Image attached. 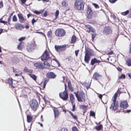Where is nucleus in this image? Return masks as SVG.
Returning <instances> with one entry per match:
<instances>
[{
  "label": "nucleus",
  "mask_w": 131,
  "mask_h": 131,
  "mask_svg": "<svg viewBox=\"0 0 131 131\" xmlns=\"http://www.w3.org/2000/svg\"><path fill=\"white\" fill-rule=\"evenodd\" d=\"M117 69L118 71L120 72L122 71V69L121 68L119 67H118L117 68Z\"/></svg>",
  "instance_id": "nucleus-61"
},
{
  "label": "nucleus",
  "mask_w": 131,
  "mask_h": 131,
  "mask_svg": "<svg viewBox=\"0 0 131 131\" xmlns=\"http://www.w3.org/2000/svg\"><path fill=\"white\" fill-rule=\"evenodd\" d=\"M113 53H114L113 51V50H111L110 52L108 53H107V55H111L112 54H113Z\"/></svg>",
  "instance_id": "nucleus-53"
},
{
  "label": "nucleus",
  "mask_w": 131,
  "mask_h": 131,
  "mask_svg": "<svg viewBox=\"0 0 131 131\" xmlns=\"http://www.w3.org/2000/svg\"><path fill=\"white\" fill-rule=\"evenodd\" d=\"M49 79H45L43 82H42L41 84V86L42 89H44L46 86V84L49 81Z\"/></svg>",
  "instance_id": "nucleus-22"
},
{
  "label": "nucleus",
  "mask_w": 131,
  "mask_h": 131,
  "mask_svg": "<svg viewBox=\"0 0 131 131\" xmlns=\"http://www.w3.org/2000/svg\"><path fill=\"white\" fill-rule=\"evenodd\" d=\"M67 82L68 84V87L69 88V89L71 91H73L74 90L71 85L70 81H67Z\"/></svg>",
  "instance_id": "nucleus-25"
},
{
  "label": "nucleus",
  "mask_w": 131,
  "mask_h": 131,
  "mask_svg": "<svg viewBox=\"0 0 131 131\" xmlns=\"http://www.w3.org/2000/svg\"><path fill=\"white\" fill-rule=\"evenodd\" d=\"M47 77L49 78L54 79L56 76V74L53 72H49L46 74Z\"/></svg>",
  "instance_id": "nucleus-14"
},
{
  "label": "nucleus",
  "mask_w": 131,
  "mask_h": 131,
  "mask_svg": "<svg viewBox=\"0 0 131 131\" xmlns=\"http://www.w3.org/2000/svg\"><path fill=\"white\" fill-rule=\"evenodd\" d=\"M65 30L62 28H58L55 31V35L57 37H63L66 35Z\"/></svg>",
  "instance_id": "nucleus-7"
},
{
  "label": "nucleus",
  "mask_w": 131,
  "mask_h": 131,
  "mask_svg": "<svg viewBox=\"0 0 131 131\" xmlns=\"http://www.w3.org/2000/svg\"><path fill=\"white\" fill-rule=\"evenodd\" d=\"M96 34L95 33L92 34H91L92 40V41H94V39L95 38V36H96Z\"/></svg>",
  "instance_id": "nucleus-44"
},
{
  "label": "nucleus",
  "mask_w": 131,
  "mask_h": 131,
  "mask_svg": "<svg viewBox=\"0 0 131 131\" xmlns=\"http://www.w3.org/2000/svg\"><path fill=\"white\" fill-rule=\"evenodd\" d=\"M44 9L41 10L39 11L37 10H35L34 12V13L37 15H39L40 14L42 13L44 11Z\"/></svg>",
  "instance_id": "nucleus-34"
},
{
  "label": "nucleus",
  "mask_w": 131,
  "mask_h": 131,
  "mask_svg": "<svg viewBox=\"0 0 131 131\" xmlns=\"http://www.w3.org/2000/svg\"><path fill=\"white\" fill-rule=\"evenodd\" d=\"M103 127L102 125H100L96 127L95 129L97 131H99L101 130Z\"/></svg>",
  "instance_id": "nucleus-36"
},
{
  "label": "nucleus",
  "mask_w": 131,
  "mask_h": 131,
  "mask_svg": "<svg viewBox=\"0 0 131 131\" xmlns=\"http://www.w3.org/2000/svg\"><path fill=\"white\" fill-rule=\"evenodd\" d=\"M25 39V37H20V38L18 40L19 41H20L21 42V41H22L24 40Z\"/></svg>",
  "instance_id": "nucleus-52"
},
{
  "label": "nucleus",
  "mask_w": 131,
  "mask_h": 131,
  "mask_svg": "<svg viewBox=\"0 0 131 131\" xmlns=\"http://www.w3.org/2000/svg\"><path fill=\"white\" fill-rule=\"evenodd\" d=\"M36 94V96L38 97V99H40V96L41 95L40 94H39V93H38V92H37Z\"/></svg>",
  "instance_id": "nucleus-58"
},
{
  "label": "nucleus",
  "mask_w": 131,
  "mask_h": 131,
  "mask_svg": "<svg viewBox=\"0 0 131 131\" xmlns=\"http://www.w3.org/2000/svg\"><path fill=\"white\" fill-rule=\"evenodd\" d=\"M52 31L50 30L48 32L47 35L48 37H51L52 36Z\"/></svg>",
  "instance_id": "nucleus-39"
},
{
  "label": "nucleus",
  "mask_w": 131,
  "mask_h": 131,
  "mask_svg": "<svg viewBox=\"0 0 131 131\" xmlns=\"http://www.w3.org/2000/svg\"><path fill=\"white\" fill-rule=\"evenodd\" d=\"M34 16V15H33L32 14H27V16L28 18H29L31 16Z\"/></svg>",
  "instance_id": "nucleus-63"
},
{
  "label": "nucleus",
  "mask_w": 131,
  "mask_h": 131,
  "mask_svg": "<svg viewBox=\"0 0 131 131\" xmlns=\"http://www.w3.org/2000/svg\"><path fill=\"white\" fill-rule=\"evenodd\" d=\"M17 15L19 18V21L21 23H24L25 21L26 20V19L24 18L21 14H18Z\"/></svg>",
  "instance_id": "nucleus-20"
},
{
  "label": "nucleus",
  "mask_w": 131,
  "mask_h": 131,
  "mask_svg": "<svg viewBox=\"0 0 131 131\" xmlns=\"http://www.w3.org/2000/svg\"><path fill=\"white\" fill-rule=\"evenodd\" d=\"M15 27L16 28L19 30H21L24 27L22 24L20 23L16 24L15 25Z\"/></svg>",
  "instance_id": "nucleus-21"
},
{
  "label": "nucleus",
  "mask_w": 131,
  "mask_h": 131,
  "mask_svg": "<svg viewBox=\"0 0 131 131\" xmlns=\"http://www.w3.org/2000/svg\"><path fill=\"white\" fill-rule=\"evenodd\" d=\"M60 98L64 101H67L68 98V92L63 91L60 92L59 94Z\"/></svg>",
  "instance_id": "nucleus-9"
},
{
  "label": "nucleus",
  "mask_w": 131,
  "mask_h": 131,
  "mask_svg": "<svg viewBox=\"0 0 131 131\" xmlns=\"http://www.w3.org/2000/svg\"><path fill=\"white\" fill-rule=\"evenodd\" d=\"M90 116H92L94 117L95 118V113L94 112L92 111H90Z\"/></svg>",
  "instance_id": "nucleus-38"
},
{
  "label": "nucleus",
  "mask_w": 131,
  "mask_h": 131,
  "mask_svg": "<svg viewBox=\"0 0 131 131\" xmlns=\"http://www.w3.org/2000/svg\"><path fill=\"white\" fill-rule=\"evenodd\" d=\"M125 64L128 66H131V58H128L126 61Z\"/></svg>",
  "instance_id": "nucleus-24"
},
{
  "label": "nucleus",
  "mask_w": 131,
  "mask_h": 131,
  "mask_svg": "<svg viewBox=\"0 0 131 131\" xmlns=\"http://www.w3.org/2000/svg\"><path fill=\"white\" fill-rule=\"evenodd\" d=\"M27 122L28 123L31 122L32 119V117L29 115H28L27 116Z\"/></svg>",
  "instance_id": "nucleus-27"
},
{
  "label": "nucleus",
  "mask_w": 131,
  "mask_h": 131,
  "mask_svg": "<svg viewBox=\"0 0 131 131\" xmlns=\"http://www.w3.org/2000/svg\"><path fill=\"white\" fill-rule=\"evenodd\" d=\"M113 102L112 104L110 107V109L112 108L114 111L117 110L118 107V103L117 101H113Z\"/></svg>",
  "instance_id": "nucleus-11"
},
{
  "label": "nucleus",
  "mask_w": 131,
  "mask_h": 131,
  "mask_svg": "<svg viewBox=\"0 0 131 131\" xmlns=\"http://www.w3.org/2000/svg\"><path fill=\"white\" fill-rule=\"evenodd\" d=\"M129 10H127L125 12L122 13L121 14L125 16L127 15L129 13Z\"/></svg>",
  "instance_id": "nucleus-40"
},
{
  "label": "nucleus",
  "mask_w": 131,
  "mask_h": 131,
  "mask_svg": "<svg viewBox=\"0 0 131 131\" xmlns=\"http://www.w3.org/2000/svg\"><path fill=\"white\" fill-rule=\"evenodd\" d=\"M77 40V38L76 36L74 35L71 38V44L74 43Z\"/></svg>",
  "instance_id": "nucleus-29"
},
{
  "label": "nucleus",
  "mask_w": 131,
  "mask_h": 131,
  "mask_svg": "<svg viewBox=\"0 0 131 131\" xmlns=\"http://www.w3.org/2000/svg\"><path fill=\"white\" fill-rule=\"evenodd\" d=\"M85 3L83 0H75L74 7L77 10H82L84 9Z\"/></svg>",
  "instance_id": "nucleus-3"
},
{
  "label": "nucleus",
  "mask_w": 131,
  "mask_h": 131,
  "mask_svg": "<svg viewBox=\"0 0 131 131\" xmlns=\"http://www.w3.org/2000/svg\"><path fill=\"white\" fill-rule=\"evenodd\" d=\"M53 60L55 61L56 62H57V63L58 64L59 66H60V64L59 62V61L58 60L56 59H53Z\"/></svg>",
  "instance_id": "nucleus-50"
},
{
  "label": "nucleus",
  "mask_w": 131,
  "mask_h": 131,
  "mask_svg": "<svg viewBox=\"0 0 131 131\" xmlns=\"http://www.w3.org/2000/svg\"><path fill=\"white\" fill-rule=\"evenodd\" d=\"M101 76L99 73L95 72L94 73L93 75V78L95 80H99Z\"/></svg>",
  "instance_id": "nucleus-18"
},
{
  "label": "nucleus",
  "mask_w": 131,
  "mask_h": 131,
  "mask_svg": "<svg viewBox=\"0 0 131 131\" xmlns=\"http://www.w3.org/2000/svg\"><path fill=\"white\" fill-rule=\"evenodd\" d=\"M29 105L32 110L34 111L37 110L39 106L37 101L35 99H32L30 101Z\"/></svg>",
  "instance_id": "nucleus-6"
},
{
  "label": "nucleus",
  "mask_w": 131,
  "mask_h": 131,
  "mask_svg": "<svg viewBox=\"0 0 131 131\" xmlns=\"http://www.w3.org/2000/svg\"><path fill=\"white\" fill-rule=\"evenodd\" d=\"M119 106L125 109L128 106V104L126 101H122L120 104Z\"/></svg>",
  "instance_id": "nucleus-13"
},
{
  "label": "nucleus",
  "mask_w": 131,
  "mask_h": 131,
  "mask_svg": "<svg viewBox=\"0 0 131 131\" xmlns=\"http://www.w3.org/2000/svg\"><path fill=\"white\" fill-rule=\"evenodd\" d=\"M85 27L87 29L89 30H87L86 31V32L88 33H90V31H91L92 32H95V29L90 25H85Z\"/></svg>",
  "instance_id": "nucleus-15"
},
{
  "label": "nucleus",
  "mask_w": 131,
  "mask_h": 131,
  "mask_svg": "<svg viewBox=\"0 0 131 131\" xmlns=\"http://www.w3.org/2000/svg\"><path fill=\"white\" fill-rule=\"evenodd\" d=\"M72 131H79L78 128L76 126H74L72 128Z\"/></svg>",
  "instance_id": "nucleus-42"
},
{
  "label": "nucleus",
  "mask_w": 131,
  "mask_h": 131,
  "mask_svg": "<svg viewBox=\"0 0 131 131\" xmlns=\"http://www.w3.org/2000/svg\"><path fill=\"white\" fill-rule=\"evenodd\" d=\"M27 0H20L21 3H20L21 4H23L25 3Z\"/></svg>",
  "instance_id": "nucleus-57"
},
{
  "label": "nucleus",
  "mask_w": 131,
  "mask_h": 131,
  "mask_svg": "<svg viewBox=\"0 0 131 131\" xmlns=\"http://www.w3.org/2000/svg\"><path fill=\"white\" fill-rule=\"evenodd\" d=\"M86 18L88 19H91L93 17V12L91 7L88 6L86 11Z\"/></svg>",
  "instance_id": "nucleus-10"
},
{
  "label": "nucleus",
  "mask_w": 131,
  "mask_h": 131,
  "mask_svg": "<svg viewBox=\"0 0 131 131\" xmlns=\"http://www.w3.org/2000/svg\"><path fill=\"white\" fill-rule=\"evenodd\" d=\"M85 86L86 87L87 89H88L90 87V84H88L87 83H85Z\"/></svg>",
  "instance_id": "nucleus-59"
},
{
  "label": "nucleus",
  "mask_w": 131,
  "mask_h": 131,
  "mask_svg": "<svg viewBox=\"0 0 131 131\" xmlns=\"http://www.w3.org/2000/svg\"><path fill=\"white\" fill-rule=\"evenodd\" d=\"M37 21V20H35L34 18H33L31 20L32 24L34 25V23Z\"/></svg>",
  "instance_id": "nucleus-48"
},
{
  "label": "nucleus",
  "mask_w": 131,
  "mask_h": 131,
  "mask_svg": "<svg viewBox=\"0 0 131 131\" xmlns=\"http://www.w3.org/2000/svg\"><path fill=\"white\" fill-rule=\"evenodd\" d=\"M72 105V111H75V104H73V103H71Z\"/></svg>",
  "instance_id": "nucleus-46"
},
{
  "label": "nucleus",
  "mask_w": 131,
  "mask_h": 131,
  "mask_svg": "<svg viewBox=\"0 0 131 131\" xmlns=\"http://www.w3.org/2000/svg\"><path fill=\"white\" fill-rule=\"evenodd\" d=\"M3 18H2L0 19V23H2L3 24H6L7 23V21H4L3 20H2Z\"/></svg>",
  "instance_id": "nucleus-55"
},
{
  "label": "nucleus",
  "mask_w": 131,
  "mask_h": 131,
  "mask_svg": "<svg viewBox=\"0 0 131 131\" xmlns=\"http://www.w3.org/2000/svg\"><path fill=\"white\" fill-rule=\"evenodd\" d=\"M68 111L70 114L71 116H72V118L73 119L77 121V120L78 119V117L76 115H74L71 111Z\"/></svg>",
  "instance_id": "nucleus-31"
},
{
  "label": "nucleus",
  "mask_w": 131,
  "mask_h": 131,
  "mask_svg": "<svg viewBox=\"0 0 131 131\" xmlns=\"http://www.w3.org/2000/svg\"><path fill=\"white\" fill-rule=\"evenodd\" d=\"M42 61L49 60L50 62L52 61V59L50 56V53L47 49L45 50L41 57Z\"/></svg>",
  "instance_id": "nucleus-5"
},
{
  "label": "nucleus",
  "mask_w": 131,
  "mask_h": 131,
  "mask_svg": "<svg viewBox=\"0 0 131 131\" xmlns=\"http://www.w3.org/2000/svg\"><path fill=\"white\" fill-rule=\"evenodd\" d=\"M53 108L54 118H55L59 116L60 114V112L57 108L53 107Z\"/></svg>",
  "instance_id": "nucleus-16"
},
{
  "label": "nucleus",
  "mask_w": 131,
  "mask_h": 131,
  "mask_svg": "<svg viewBox=\"0 0 131 131\" xmlns=\"http://www.w3.org/2000/svg\"><path fill=\"white\" fill-rule=\"evenodd\" d=\"M59 131H68V130L65 128H62Z\"/></svg>",
  "instance_id": "nucleus-51"
},
{
  "label": "nucleus",
  "mask_w": 131,
  "mask_h": 131,
  "mask_svg": "<svg viewBox=\"0 0 131 131\" xmlns=\"http://www.w3.org/2000/svg\"><path fill=\"white\" fill-rule=\"evenodd\" d=\"M85 54L84 61L86 63H88L91 57L94 56L95 53L92 50L89 48H87L85 49Z\"/></svg>",
  "instance_id": "nucleus-1"
},
{
  "label": "nucleus",
  "mask_w": 131,
  "mask_h": 131,
  "mask_svg": "<svg viewBox=\"0 0 131 131\" xmlns=\"http://www.w3.org/2000/svg\"><path fill=\"white\" fill-rule=\"evenodd\" d=\"M17 21V19L16 15H14L13 18V21Z\"/></svg>",
  "instance_id": "nucleus-45"
},
{
  "label": "nucleus",
  "mask_w": 131,
  "mask_h": 131,
  "mask_svg": "<svg viewBox=\"0 0 131 131\" xmlns=\"http://www.w3.org/2000/svg\"><path fill=\"white\" fill-rule=\"evenodd\" d=\"M79 50H75V56L76 57H77L78 54L79 53Z\"/></svg>",
  "instance_id": "nucleus-54"
},
{
  "label": "nucleus",
  "mask_w": 131,
  "mask_h": 131,
  "mask_svg": "<svg viewBox=\"0 0 131 131\" xmlns=\"http://www.w3.org/2000/svg\"><path fill=\"white\" fill-rule=\"evenodd\" d=\"M112 32L111 28L109 26L105 27L103 31L104 34L106 35L111 34Z\"/></svg>",
  "instance_id": "nucleus-12"
},
{
  "label": "nucleus",
  "mask_w": 131,
  "mask_h": 131,
  "mask_svg": "<svg viewBox=\"0 0 131 131\" xmlns=\"http://www.w3.org/2000/svg\"><path fill=\"white\" fill-rule=\"evenodd\" d=\"M92 5L96 8H99V6L96 4L93 3L92 4Z\"/></svg>",
  "instance_id": "nucleus-47"
},
{
  "label": "nucleus",
  "mask_w": 131,
  "mask_h": 131,
  "mask_svg": "<svg viewBox=\"0 0 131 131\" xmlns=\"http://www.w3.org/2000/svg\"><path fill=\"white\" fill-rule=\"evenodd\" d=\"M43 64L44 66L42 63L37 62L34 63V65L36 68L40 69H43L44 68H47L48 69L50 68V64L49 63L45 61L44 62Z\"/></svg>",
  "instance_id": "nucleus-4"
},
{
  "label": "nucleus",
  "mask_w": 131,
  "mask_h": 131,
  "mask_svg": "<svg viewBox=\"0 0 131 131\" xmlns=\"http://www.w3.org/2000/svg\"><path fill=\"white\" fill-rule=\"evenodd\" d=\"M59 14V10H57L55 12V19H56L58 17V15Z\"/></svg>",
  "instance_id": "nucleus-37"
},
{
  "label": "nucleus",
  "mask_w": 131,
  "mask_h": 131,
  "mask_svg": "<svg viewBox=\"0 0 131 131\" xmlns=\"http://www.w3.org/2000/svg\"><path fill=\"white\" fill-rule=\"evenodd\" d=\"M70 98V100L71 101V103H73L75 100V98L73 95L71 93L69 96Z\"/></svg>",
  "instance_id": "nucleus-26"
},
{
  "label": "nucleus",
  "mask_w": 131,
  "mask_h": 131,
  "mask_svg": "<svg viewBox=\"0 0 131 131\" xmlns=\"http://www.w3.org/2000/svg\"><path fill=\"white\" fill-rule=\"evenodd\" d=\"M78 101L79 102H83L85 101V96L84 92L82 90L78 91L77 92H74Z\"/></svg>",
  "instance_id": "nucleus-2"
},
{
  "label": "nucleus",
  "mask_w": 131,
  "mask_h": 131,
  "mask_svg": "<svg viewBox=\"0 0 131 131\" xmlns=\"http://www.w3.org/2000/svg\"><path fill=\"white\" fill-rule=\"evenodd\" d=\"M29 76L32 78L34 81H36L37 79V77L34 74L31 73L28 74Z\"/></svg>",
  "instance_id": "nucleus-33"
},
{
  "label": "nucleus",
  "mask_w": 131,
  "mask_h": 131,
  "mask_svg": "<svg viewBox=\"0 0 131 131\" xmlns=\"http://www.w3.org/2000/svg\"><path fill=\"white\" fill-rule=\"evenodd\" d=\"M66 59L68 60L69 61H71L72 60V58L71 56H69Z\"/></svg>",
  "instance_id": "nucleus-49"
},
{
  "label": "nucleus",
  "mask_w": 131,
  "mask_h": 131,
  "mask_svg": "<svg viewBox=\"0 0 131 131\" xmlns=\"http://www.w3.org/2000/svg\"><path fill=\"white\" fill-rule=\"evenodd\" d=\"M110 2L111 3H115L116 1H117V0H109Z\"/></svg>",
  "instance_id": "nucleus-60"
},
{
  "label": "nucleus",
  "mask_w": 131,
  "mask_h": 131,
  "mask_svg": "<svg viewBox=\"0 0 131 131\" xmlns=\"http://www.w3.org/2000/svg\"><path fill=\"white\" fill-rule=\"evenodd\" d=\"M24 71L25 72L29 73H31L33 72L32 70L28 69L27 67H25L24 70Z\"/></svg>",
  "instance_id": "nucleus-28"
},
{
  "label": "nucleus",
  "mask_w": 131,
  "mask_h": 131,
  "mask_svg": "<svg viewBox=\"0 0 131 131\" xmlns=\"http://www.w3.org/2000/svg\"><path fill=\"white\" fill-rule=\"evenodd\" d=\"M118 92H117L116 93H115L114 96H113L112 98V100L113 101H116V100L118 96Z\"/></svg>",
  "instance_id": "nucleus-30"
},
{
  "label": "nucleus",
  "mask_w": 131,
  "mask_h": 131,
  "mask_svg": "<svg viewBox=\"0 0 131 131\" xmlns=\"http://www.w3.org/2000/svg\"><path fill=\"white\" fill-rule=\"evenodd\" d=\"M80 108L81 109L85 111H84L83 112L84 113L86 111V106L83 105H81L80 106Z\"/></svg>",
  "instance_id": "nucleus-35"
},
{
  "label": "nucleus",
  "mask_w": 131,
  "mask_h": 131,
  "mask_svg": "<svg viewBox=\"0 0 131 131\" xmlns=\"http://www.w3.org/2000/svg\"><path fill=\"white\" fill-rule=\"evenodd\" d=\"M68 45L64 44L62 45H56L55 48L57 52H60L62 51L65 50L67 48Z\"/></svg>",
  "instance_id": "nucleus-8"
},
{
  "label": "nucleus",
  "mask_w": 131,
  "mask_h": 131,
  "mask_svg": "<svg viewBox=\"0 0 131 131\" xmlns=\"http://www.w3.org/2000/svg\"><path fill=\"white\" fill-rule=\"evenodd\" d=\"M48 15V12L47 11H45L44 13L41 15V16L43 17H46Z\"/></svg>",
  "instance_id": "nucleus-43"
},
{
  "label": "nucleus",
  "mask_w": 131,
  "mask_h": 131,
  "mask_svg": "<svg viewBox=\"0 0 131 131\" xmlns=\"http://www.w3.org/2000/svg\"><path fill=\"white\" fill-rule=\"evenodd\" d=\"M101 62V61L100 60H97L96 58H94L92 59L91 61L90 64L92 65H93L95 63H99Z\"/></svg>",
  "instance_id": "nucleus-19"
},
{
  "label": "nucleus",
  "mask_w": 131,
  "mask_h": 131,
  "mask_svg": "<svg viewBox=\"0 0 131 131\" xmlns=\"http://www.w3.org/2000/svg\"><path fill=\"white\" fill-rule=\"evenodd\" d=\"M7 83L9 84L10 85H11L12 87L14 88L16 87L15 84H13V79L12 78H9L7 80Z\"/></svg>",
  "instance_id": "nucleus-17"
},
{
  "label": "nucleus",
  "mask_w": 131,
  "mask_h": 131,
  "mask_svg": "<svg viewBox=\"0 0 131 131\" xmlns=\"http://www.w3.org/2000/svg\"><path fill=\"white\" fill-rule=\"evenodd\" d=\"M3 6V3L2 1L0 2V8H1Z\"/></svg>",
  "instance_id": "nucleus-56"
},
{
  "label": "nucleus",
  "mask_w": 131,
  "mask_h": 131,
  "mask_svg": "<svg viewBox=\"0 0 131 131\" xmlns=\"http://www.w3.org/2000/svg\"><path fill=\"white\" fill-rule=\"evenodd\" d=\"M25 43L23 42H20L19 45L17 46V48L19 50H21L23 48Z\"/></svg>",
  "instance_id": "nucleus-23"
},
{
  "label": "nucleus",
  "mask_w": 131,
  "mask_h": 131,
  "mask_svg": "<svg viewBox=\"0 0 131 131\" xmlns=\"http://www.w3.org/2000/svg\"><path fill=\"white\" fill-rule=\"evenodd\" d=\"M102 95L101 94H100L98 96L99 98L101 99H102Z\"/></svg>",
  "instance_id": "nucleus-64"
},
{
  "label": "nucleus",
  "mask_w": 131,
  "mask_h": 131,
  "mask_svg": "<svg viewBox=\"0 0 131 131\" xmlns=\"http://www.w3.org/2000/svg\"><path fill=\"white\" fill-rule=\"evenodd\" d=\"M129 52L130 53H131V42L129 45Z\"/></svg>",
  "instance_id": "nucleus-62"
},
{
  "label": "nucleus",
  "mask_w": 131,
  "mask_h": 131,
  "mask_svg": "<svg viewBox=\"0 0 131 131\" xmlns=\"http://www.w3.org/2000/svg\"><path fill=\"white\" fill-rule=\"evenodd\" d=\"M126 78L125 76V75L122 74L119 77L118 79H125Z\"/></svg>",
  "instance_id": "nucleus-41"
},
{
  "label": "nucleus",
  "mask_w": 131,
  "mask_h": 131,
  "mask_svg": "<svg viewBox=\"0 0 131 131\" xmlns=\"http://www.w3.org/2000/svg\"><path fill=\"white\" fill-rule=\"evenodd\" d=\"M63 7H66L68 5L67 1V0H63L61 3Z\"/></svg>",
  "instance_id": "nucleus-32"
}]
</instances>
